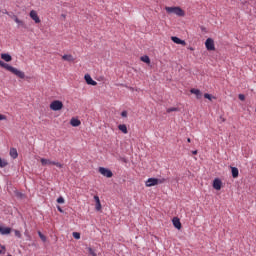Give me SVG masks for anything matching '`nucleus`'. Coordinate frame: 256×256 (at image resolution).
<instances>
[{"label": "nucleus", "instance_id": "obj_7", "mask_svg": "<svg viewBox=\"0 0 256 256\" xmlns=\"http://www.w3.org/2000/svg\"><path fill=\"white\" fill-rule=\"evenodd\" d=\"M207 51H215V41L212 38H208L205 42Z\"/></svg>", "mask_w": 256, "mask_h": 256}, {"label": "nucleus", "instance_id": "obj_43", "mask_svg": "<svg viewBox=\"0 0 256 256\" xmlns=\"http://www.w3.org/2000/svg\"><path fill=\"white\" fill-rule=\"evenodd\" d=\"M2 249H5V246H2Z\"/></svg>", "mask_w": 256, "mask_h": 256}, {"label": "nucleus", "instance_id": "obj_12", "mask_svg": "<svg viewBox=\"0 0 256 256\" xmlns=\"http://www.w3.org/2000/svg\"><path fill=\"white\" fill-rule=\"evenodd\" d=\"M63 61H68V63H73L75 61V57L71 54H65L62 56Z\"/></svg>", "mask_w": 256, "mask_h": 256}, {"label": "nucleus", "instance_id": "obj_20", "mask_svg": "<svg viewBox=\"0 0 256 256\" xmlns=\"http://www.w3.org/2000/svg\"><path fill=\"white\" fill-rule=\"evenodd\" d=\"M1 235H9L11 233V228L9 227H0Z\"/></svg>", "mask_w": 256, "mask_h": 256}, {"label": "nucleus", "instance_id": "obj_32", "mask_svg": "<svg viewBox=\"0 0 256 256\" xmlns=\"http://www.w3.org/2000/svg\"><path fill=\"white\" fill-rule=\"evenodd\" d=\"M57 203H60V204L65 203V198H63V197L60 196V197L57 199Z\"/></svg>", "mask_w": 256, "mask_h": 256}, {"label": "nucleus", "instance_id": "obj_2", "mask_svg": "<svg viewBox=\"0 0 256 256\" xmlns=\"http://www.w3.org/2000/svg\"><path fill=\"white\" fill-rule=\"evenodd\" d=\"M165 181H167V179H165V178H149L145 182V186L146 187H155V185H163V183H165Z\"/></svg>", "mask_w": 256, "mask_h": 256}, {"label": "nucleus", "instance_id": "obj_5", "mask_svg": "<svg viewBox=\"0 0 256 256\" xmlns=\"http://www.w3.org/2000/svg\"><path fill=\"white\" fill-rule=\"evenodd\" d=\"M51 111H61L63 109V102L61 100H54L50 103Z\"/></svg>", "mask_w": 256, "mask_h": 256}, {"label": "nucleus", "instance_id": "obj_17", "mask_svg": "<svg viewBox=\"0 0 256 256\" xmlns=\"http://www.w3.org/2000/svg\"><path fill=\"white\" fill-rule=\"evenodd\" d=\"M190 93H192L193 95H196L197 99H201V95H202L201 90L192 88L190 90Z\"/></svg>", "mask_w": 256, "mask_h": 256}, {"label": "nucleus", "instance_id": "obj_33", "mask_svg": "<svg viewBox=\"0 0 256 256\" xmlns=\"http://www.w3.org/2000/svg\"><path fill=\"white\" fill-rule=\"evenodd\" d=\"M0 121H7V116L0 114Z\"/></svg>", "mask_w": 256, "mask_h": 256}, {"label": "nucleus", "instance_id": "obj_21", "mask_svg": "<svg viewBox=\"0 0 256 256\" xmlns=\"http://www.w3.org/2000/svg\"><path fill=\"white\" fill-rule=\"evenodd\" d=\"M231 170H232V177L234 179H237V177H239V169L237 167H232Z\"/></svg>", "mask_w": 256, "mask_h": 256}, {"label": "nucleus", "instance_id": "obj_41", "mask_svg": "<svg viewBox=\"0 0 256 256\" xmlns=\"http://www.w3.org/2000/svg\"><path fill=\"white\" fill-rule=\"evenodd\" d=\"M187 142H188V143H191V138H188V139H187Z\"/></svg>", "mask_w": 256, "mask_h": 256}, {"label": "nucleus", "instance_id": "obj_36", "mask_svg": "<svg viewBox=\"0 0 256 256\" xmlns=\"http://www.w3.org/2000/svg\"><path fill=\"white\" fill-rule=\"evenodd\" d=\"M5 66V62H3L2 60H0V67H4Z\"/></svg>", "mask_w": 256, "mask_h": 256}, {"label": "nucleus", "instance_id": "obj_8", "mask_svg": "<svg viewBox=\"0 0 256 256\" xmlns=\"http://www.w3.org/2000/svg\"><path fill=\"white\" fill-rule=\"evenodd\" d=\"M29 15L32 21H34L35 23H41V18H39L37 11L31 10Z\"/></svg>", "mask_w": 256, "mask_h": 256}, {"label": "nucleus", "instance_id": "obj_42", "mask_svg": "<svg viewBox=\"0 0 256 256\" xmlns=\"http://www.w3.org/2000/svg\"><path fill=\"white\" fill-rule=\"evenodd\" d=\"M222 121H223V122H225V119H224V118H222Z\"/></svg>", "mask_w": 256, "mask_h": 256}, {"label": "nucleus", "instance_id": "obj_6", "mask_svg": "<svg viewBox=\"0 0 256 256\" xmlns=\"http://www.w3.org/2000/svg\"><path fill=\"white\" fill-rule=\"evenodd\" d=\"M98 171L103 175V177H107L108 179L113 177V172L105 167H100Z\"/></svg>", "mask_w": 256, "mask_h": 256}, {"label": "nucleus", "instance_id": "obj_39", "mask_svg": "<svg viewBox=\"0 0 256 256\" xmlns=\"http://www.w3.org/2000/svg\"><path fill=\"white\" fill-rule=\"evenodd\" d=\"M189 51H195V48L193 47H188Z\"/></svg>", "mask_w": 256, "mask_h": 256}, {"label": "nucleus", "instance_id": "obj_38", "mask_svg": "<svg viewBox=\"0 0 256 256\" xmlns=\"http://www.w3.org/2000/svg\"><path fill=\"white\" fill-rule=\"evenodd\" d=\"M57 209L60 213H63V209H61V206H58Z\"/></svg>", "mask_w": 256, "mask_h": 256}, {"label": "nucleus", "instance_id": "obj_23", "mask_svg": "<svg viewBox=\"0 0 256 256\" xmlns=\"http://www.w3.org/2000/svg\"><path fill=\"white\" fill-rule=\"evenodd\" d=\"M14 21L18 25H21L22 27H23V25H25V22H23V20H20L19 18H17V16L14 17Z\"/></svg>", "mask_w": 256, "mask_h": 256}, {"label": "nucleus", "instance_id": "obj_37", "mask_svg": "<svg viewBox=\"0 0 256 256\" xmlns=\"http://www.w3.org/2000/svg\"><path fill=\"white\" fill-rule=\"evenodd\" d=\"M5 66V62H3L2 60H0V67H4Z\"/></svg>", "mask_w": 256, "mask_h": 256}, {"label": "nucleus", "instance_id": "obj_24", "mask_svg": "<svg viewBox=\"0 0 256 256\" xmlns=\"http://www.w3.org/2000/svg\"><path fill=\"white\" fill-rule=\"evenodd\" d=\"M38 235H39L41 241H43V243H45L47 241V237L43 233H41V231H38Z\"/></svg>", "mask_w": 256, "mask_h": 256}, {"label": "nucleus", "instance_id": "obj_4", "mask_svg": "<svg viewBox=\"0 0 256 256\" xmlns=\"http://www.w3.org/2000/svg\"><path fill=\"white\" fill-rule=\"evenodd\" d=\"M40 163H41V165H43V167H45L47 165H55L59 169H63V164H61L59 162L51 161L50 159L41 158Z\"/></svg>", "mask_w": 256, "mask_h": 256}, {"label": "nucleus", "instance_id": "obj_34", "mask_svg": "<svg viewBox=\"0 0 256 256\" xmlns=\"http://www.w3.org/2000/svg\"><path fill=\"white\" fill-rule=\"evenodd\" d=\"M238 99H240V101H245V95L239 94Z\"/></svg>", "mask_w": 256, "mask_h": 256}, {"label": "nucleus", "instance_id": "obj_15", "mask_svg": "<svg viewBox=\"0 0 256 256\" xmlns=\"http://www.w3.org/2000/svg\"><path fill=\"white\" fill-rule=\"evenodd\" d=\"M172 223L176 229H181V220L179 218H173Z\"/></svg>", "mask_w": 256, "mask_h": 256}, {"label": "nucleus", "instance_id": "obj_13", "mask_svg": "<svg viewBox=\"0 0 256 256\" xmlns=\"http://www.w3.org/2000/svg\"><path fill=\"white\" fill-rule=\"evenodd\" d=\"M1 59H3V61H6V63L13 61V57H11V55L7 53H2Z\"/></svg>", "mask_w": 256, "mask_h": 256}, {"label": "nucleus", "instance_id": "obj_22", "mask_svg": "<svg viewBox=\"0 0 256 256\" xmlns=\"http://www.w3.org/2000/svg\"><path fill=\"white\" fill-rule=\"evenodd\" d=\"M140 61H142L143 63H147V65H149L151 63V59L149 58V56L145 55V56H142L140 58Z\"/></svg>", "mask_w": 256, "mask_h": 256}, {"label": "nucleus", "instance_id": "obj_10", "mask_svg": "<svg viewBox=\"0 0 256 256\" xmlns=\"http://www.w3.org/2000/svg\"><path fill=\"white\" fill-rule=\"evenodd\" d=\"M84 79L87 83V85H92L93 87H95L97 85V81L93 80V78H91V75L86 74L84 76Z\"/></svg>", "mask_w": 256, "mask_h": 256}, {"label": "nucleus", "instance_id": "obj_40", "mask_svg": "<svg viewBox=\"0 0 256 256\" xmlns=\"http://www.w3.org/2000/svg\"><path fill=\"white\" fill-rule=\"evenodd\" d=\"M192 155H197V150L192 151Z\"/></svg>", "mask_w": 256, "mask_h": 256}, {"label": "nucleus", "instance_id": "obj_19", "mask_svg": "<svg viewBox=\"0 0 256 256\" xmlns=\"http://www.w3.org/2000/svg\"><path fill=\"white\" fill-rule=\"evenodd\" d=\"M94 201H96V211H101V200L99 199V196H94Z\"/></svg>", "mask_w": 256, "mask_h": 256}, {"label": "nucleus", "instance_id": "obj_25", "mask_svg": "<svg viewBox=\"0 0 256 256\" xmlns=\"http://www.w3.org/2000/svg\"><path fill=\"white\" fill-rule=\"evenodd\" d=\"M72 235H73L74 239H81V233H79V232H73Z\"/></svg>", "mask_w": 256, "mask_h": 256}, {"label": "nucleus", "instance_id": "obj_16", "mask_svg": "<svg viewBox=\"0 0 256 256\" xmlns=\"http://www.w3.org/2000/svg\"><path fill=\"white\" fill-rule=\"evenodd\" d=\"M10 157H12V159H17V157H19V153L17 152V148H11L10 149Z\"/></svg>", "mask_w": 256, "mask_h": 256}, {"label": "nucleus", "instance_id": "obj_14", "mask_svg": "<svg viewBox=\"0 0 256 256\" xmlns=\"http://www.w3.org/2000/svg\"><path fill=\"white\" fill-rule=\"evenodd\" d=\"M70 125H72V127H79V125H81V120L77 118H72L70 120Z\"/></svg>", "mask_w": 256, "mask_h": 256}, {"label": "nucleus", "instance_id": "obj_27", "mask_svg": "<svg viewBox=\"0 0 256 256\" xmlns=\"http://www.w3.org/2000/svg\"><path fill=\"white\" fill-rule=\"evenodd\" d=\"M8 163L7 161L0 158V167H7Z\"/></svg>", "mask_w": 256, "mask_h": 256}, {"label": "nucleus", "instance_id": "obj_11", "mask_svg": "<svg viewBox=\"0 0 256 256\" xmlns=\"http://www.w3.org/2000/svg\"><path fill=\"white\" fill-rule=\"evenodd\" d=\"M171 41H173V43H176V45H187V43L185 42V40H181L179 37L177 36H172L171 37Z\"/></svg>", "mask_w": 256, "mask_h": 256}, {"label": "nucleus", "instance_id": "obj_35", "mask_svg": "<svg viewBox=\"0 0 256 256\" xmlns=\"http://www.w3.org/2000/svg\"><path fill=\"white\" fill-rule=\"evenodd\" d=\"M121 117H127V111H125V110L122 111V112H121Z\"/></svg>", "mask_w": 256, "mask_h": 256}, {"label": "nucleus", "instance_id": "obj_26", "mask_svg": "<svg viewBox=\"0 0 256 256\" xmlns=\"http://www.w3.org/2000/svg\"><path fill=\"white\" fill-rule=\"evenodd\" d=\"M8 163L7 161L0 158V167H7Z\"/></svg>", "mask_w": 256, "mask_h": 256}, {"label": "nucleus", "instance_id": "obj_29", "mask_svg": "<svg viewBox=\"0 0 256 256\" xmlns=\"http://www.w3.org/2000/svg\"><path fill=\"white\" fill-rule=\"evenodd\" d=\"M14 234H15V237H18V239H21V237H22L21 231H19V230H14Z\"/></svg>", "mask_w": 256, "mask_h": 256}, {"label": "nucleus", "instance_id": "obj_3", "mask_svg": "<svg viewBox=\"0 0 256 256\" xmlns=\"http://www.w3.org/2000/svg\"><path fill=\"white\" fill-rule=\"evenodd\" d=\"M165 10L167 13H174L178 17H185V11L181 7H166Z\"/></svg>", "mask_w": 256, "mask_h": 256}, {"label": "nucleus", "instance_id": "obj_31", "mask_svg": "<svg viewBox=\"0 0 256 256\" xmlns=\"http://www.w3.org/2000/svg\"><path fill=\"white\" fill-rule=\"evenodd\" d=\"M204 98L208 99L209 101H211L213 99V96H211V94L205 93L204 94Z\"/></svg>", "mask_w": 256, "mask_h": 256}, {"label": "nucleus", "instance_id": "obj_30", "mask_svg": "<svg viewBox=\"0 0 256 256\" xmlns=\"http://www.w3.org/2000/svg\"><path fill=\"white\" fill-rule=\"evenodd\" d=\"M88 252L92 256H97V253H95V250H93V248H88Z\"/></svg>", "mask_w": 256, "mask_h": 256}, {"label": "nucleus", "instance_id": "obj_18", "mask_svg": "<svg viewBox=\"0 0 256 256\" xmlns=\"http://www.w3.org/2000/svg\"><path fill=\"white\" fill-rule=\"evenodd\" d=\"M118 129H119V131L124 133V135H127L129 133V131L127 130V125H125V124L118 125Z\"/></svg>", "mask_w": 256, "mask_h": 256}, {"label": "nucleus", "instance_id": "obj_1", "mask_svg": "<svg viewBox=\"0 0 256 256\" xmlns=\"http://www.w3.org/2000/svg\"><path fill=\"white\" fill-rule=\"evenodd\" d=\"M3 69H6V71H10V73H13V75H16V77H19V79H23L25 77V72L7 64V63H4Z\"/></svg>", "mask_w": 256, "mask_h": 256}, {"label": "nucleus", "instance_id": "obj_9", "mask_svg": "<svg viewBox=\"0 0 256 256\" xmlns=\"http://www.w3.org/2000/svg\"><path fill=\"white\" fill-rule=\"evenodd\" d=\"M221 187H223V182L219 178H215L213 181V188L216 189V191H221Z\"/></svg>", "mask_w": 256, "mask_h": 256}, {"label": "nucleus", "instance_id": "obj_28", "mask_svg": "<svg viewBox=\"0 0 256 256\" xmlns=\"http://www.w3.org/2000/svg\"><path fill=\"white\" fill-rule=\"evenodd\" d=\"M173 111H179V108L177 107H172L167 109V113H173Z\"/></svg>", "mask_w": 256, "mask_h": 256}]
</instances>
